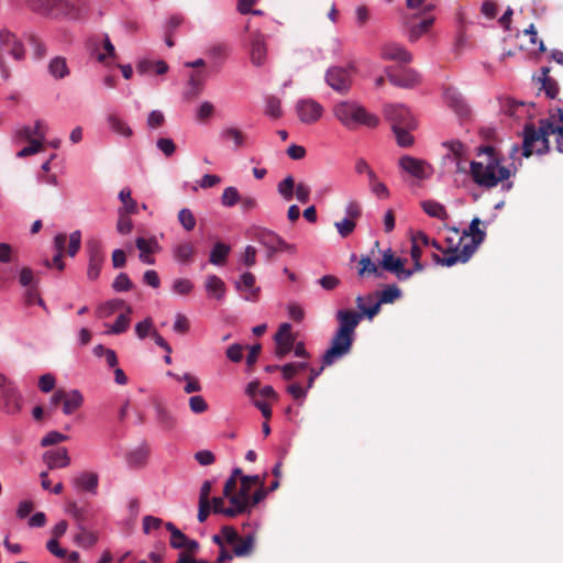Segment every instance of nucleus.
<instances>
[{"mask_svg": "<svg viewBox=\"0 0 563 563\" xmlns=\"http://www.w3.org/2000/svg\"><path fill=\"white\" fill-rule=\"evenodd\" d=\"M188 404H189L190 410L194 413H196V415L203 413L209 408V406H208L207 401L205 400V398L202 396H199V395L191 396L189 398Z\"/></svg>", "mask_w": 563, "mask_h": 563, "instance_id": "obj_60", "label": "nucleus"}, {"mask_svg": "<svg viewBox=\"0 0 563 563\" xmlns=\"http://www.w3.org/2000/svg\"><path fill=\"white\" fill-rule=\"evenodd\" d=\"M405 261L400 257H395L390 249L386 250L380 261V266L390 273H395L401 268V262Z\"/></svg>", "mask_w": 563, "mask_h": 563, "instance_id": "obj_47", "label": "nucleus"}, {"mask_svg": "<svg viewBox=\"0 0 563 563\" xmlns=\"http://www.w3.org/2000/svg\"><path fill=\"white\" fill-rule=\"evenodd\" d=\"M206 81V74L203 71H194L188 79L189 90L186 92L187 98L196 97L201 90Z\"/></svg>", "mask_w": 563, "mask_h": 563, "instance_id": "obj_40", "label": "nucleus"}, {"mask_svg": "<svg viewBox=\"0 0 563 563\" xmlns=\"http://www.w3.org/2000/svg\"><path fill=\"white\" fill-rule=\"evenodd\" d=\"M296 111L301 122L311 124L321 118L323 108L316 100L305 99L297 102Z\"/></svg>", "mask_w": 563, "mask_h": 563, "instance_id": "obj_13", "label": "nucleus"}, {"mask_svg": "<svg viewBox=\"0 0 563 563\" xmlns=\"http://www.w3.org/2000/svg\"><path fill=\"white\" fill-rule=\"evenodd\" d=\"M481 223L482 221L478 218H474L468 229L464 230L463 234L460 236L459 244L455 246L450 245L449 249L443 252V256L433 253L432 260L438 265L448 267L457 263H466L486 238V232L479 229Z\"/></svg>", "mask_w": 563, "mask_h": 563, "instance_id": "obj_2", "label": "nucleus"}, {"mask_svg": "<svg viewBox=\"0 0 563 563\" xmlns=\"http://www.w3.org/2000/svg\"><path fill=\"white\" fill-rule=\"evenodd\" d=\"M358 275L361 277H365L368 275H375L379 277L382 273L378 269V266L369 258V256H362L358 262Z\"/></svg>", "mask_w": 563, "mask_h": 563, "instance_id": "obj_50", "label": "nucleus"}, {"mask_svg": "<svg viewBox=\"0 0 563 563\" xmlns=\"http://www.w3.org/2000/svg\"><path fill=\"white\" fill-rule=\"evenodd\" d=\"M119 219L117 222V230L120 234H129L133 229L132 220L129 218V214L123 212H118Z\"/></svg>", "mask_w": 563, "mask_h": 563, "instance_id": "obj_64", "label": "nucleus"}, {"mask_svg": "<svg viewBox=\"0 0 563 563\" xmlns=\"http://www.w3.org/2000/svg\"><path fill=\"white\" fill-rule=\"evenodd\" d=\"M168 375L174 377L178 382L186 383V385L184 386V391L186 394L198 393L202 389L199 379L189 373H186L184 375H177V374H173L172 372H168Z\"/></svg>", "mask_w": 563, "mask_h": 563, "instance_id": "obj_41", "label": "nucleus"}, {"mask_svg": "<svg viewBox=\"0 0 563 563\" xmlns=\"http://www.w3.org/2000/svg\"><path fill=\"white\" fill-rule=\"evenodd\" d=\"M385 74L388 81L399 88L411 89L420 82L419 74L411 68L396 69L395 67H385Z\"/></svg>", "mask_w": 563, "mask_h": 563, "instance_id": "obj_9", "label": "nucleus"}, {"mask_svg": "<svg viewBox=\"0 0 563 563\" xmlns=\"http://www.w3.org/2000/svg\"><path fill=\"white\" fill-rule=\"evenodd\" d=\"M84 404V396L77 389L64 390L63 389V412L67 416L73 415Z\"/></svg>", "mask_w": 563, "mask_h": 563, "instance_id": "obj_28", "label": "nucleus"}, {"mask_svg": "<svg viewBox=\"0 0 563 563\" xmlns=\"http://www.w3.org/2000/svg\"><path fill=\"white\" fill-rule=\"evenodd\" d=\"M0 44L14 59L21 60L24 58V46L11 31L7 29L0 31Z\"/></svg>", "mask_w": 563, "mask_h": 563, "instance_id": "obj_18", "label": "nucleus"}, {"mask_svg": "<svg viewBox=\"0 0 563 563\" xmlns=\"http://www.w3.org/2000/svg\"><path fill=\"white\" fill-rule=\"evenodd\" d=\"M267 56V46L265 36L255 32L251 34V49H250V58L254 66L261 67L265 64Z\"/></svg>", "mask_w": 563, "mask_h": 563, "instance_id": "obj_17", "label": "nucleus"}, {"mask_svg": "<svg viewBox=\"0 0 563 563\" xmlns=\"http://www.w3.org/2000/svg\"><path fill=\"white\" fill-rule=\"evenodd\" d=\"M380 57L384 60H394L401 64H409L412 60L411 54L398 43H386L380 47Z\"/></svg>", "mask_w": 563, "mask_h": 563, "instance_id": "obj_19", "label": "nucleus"}, {"mask_svg": "<svg viewBox=\"0 0 563 563\" xmlns=\"http://www.w3.org/2000/svg\"><path fill=\"white\" fill-rule=\"evenodd\" d=\"M112 287L117 291H128L133 287V283L125 273H120L113 280Z\"/></svg>", "mask_w": 563, "mask_h": 563, "instance_id": "obj_62", "label": "nucleus"}, {"mask_svg": "<svg viewBox=\"0 0 563 563\" xmlns=\"http://www.w3.org/2000/svg\"><path fill=\"white\" fill-rule=\"evenodd\" d=\"M119 199L122 202V207L119 208L118 212H123L126 214H135L137 213V203L136 201L131 197V190L128 188H123L119 192Z\"/></svg>", "mask_w": 563, "mask_h": 563, "instance_id": "obj_42", "label": "nucleus"}, {"mask_svg": "<svg viewBox=\"0 0 563 563\" xmlns=\"http://www.w3.org/2000/svg\"><path fill=\"white\" fill-rule=\"evenodd\" d=\"M398 164L404 172L418 179H426L431 174V166L420 158L404 155L399 158Z\"/></svg>", "mask_w": 563, "mask_h": 563, "instance_id": "obj_12", "label": "nucleus"}, {"mask_svg": "<svg viewBox=\"0 0 563 563\" xmlns=\"http://www.w3.org/2000/svg\"><path fill=\"white\" fill-rule=\"evenodd\" d=\"M555 128L549 120H541L537 129L532 123L526 124L523 130L522 155L530 157L533 153L539 155L549 151V135L555 134Z\"/></svg>", "mask_w": 563, "mask_h": 563, "instance_id": "obj_3", "label": "nucleus"}, {"mask_svg": "<svg viewBox=\"0 0 563 563\" xmlns=\"http://www.w3.org/2000/svg\"><path fill=\"white\" fill-rule=\"evenodd\" d=\"M81 4V0H54L53 14L75 15Z\"/></svg>", "mask_w": 563, "mask_h": 563, "instance_id": "obj_33", "label": "nucleus"}, {"mask_svg": "<svg viewBox=\"0 0 563 563\" xmlns=\"http://www.w3.org/2000/svg\"><path fill=\"white\" fill-rule=\"evenodd\" d=\"M21 408V394L10 379L0 374V409L8 415H16Z\"/></svg>", "mask_w": 563, "mask_h": 563, "instance_id": "obj_5", "label": "nucleus"}, {"mask_svg": "<svg viewBox=\"0 0 563 563\" xmlns=\"http://www.w3.org/2000/svg\"><path fill=\"white\" fill-rule=\"evenodd\" d=\"M434 22V16H428L413 23L409 26L408 38L410 42H416L419 37L426 34Z\"/></svg>", "mask_w": 563, "mask_h": 563, "instance_id": "obj_35", "label": "nucleus"}, {"mask_svg": "<svg viewBox=\"0 0 563 563\" xmlns=\"http://www.w3.org/2000/svg\"><path fill=\"white\" fill-rule=\"evenodd\" d=\"M108 124L110 129L124 137H131L133 134L132 129L126 124L125 121H123L121 118H119L117 114H109L107 118Z\"/></svg>", "mask_w": 563, "mask_h": 563, "instance_id": "obj_39", "label": "nucleus"}, {"mask_svg": "<svg viewBox=\"0 0 563 563\" xmlns=\"http://www.w3.org/2000/svg\"><path fill=\"white\" fill-rule=\"evenodd\" d=\"M401 297V290L396 285H388L378 294V300L376 302L393 303L395 300Z\"/></svg>", "mask_w": 563, "mask_h": 563, "instance_id": "obj_52", "label": "nucleus"}, {"mask_svg": "<svg viewBox=\"0 0 563 563\" xmlns=\"http://www.w3.org/2000/svg\"><path fill=\"white\" fill-rule=\"evenodd\" d=\"M43 459L51 470L63 468L70 464V457L66 448L46 451Z\"/></svg>", "mask_w": 563, "mask_h": 563, "instance_id": "obj_23", "label": "nucleus"}, {"mask_svg": "<svg viewBox=\"0 0 563 563\" xmlns=\"http://www.w3.org/2000/svg\"><path fill=\"white\" fill-rule=\"evenodd\" d=\"M233 554L242 558L250 555L255 545V538L253 534H247L244 538L240 537L236 543L233 544Z\"/></svg>", "mask_w": 563, "mask_h": 563, "instance_id": "obj_36", "label": "nucleus"}, {"mask_svg": "<svg viewBox=\"0 0 563 563\" xmlns=\"http://www.w3.org/2000/svg\"><path fill=\"white\" fill-rule=\"evenodd\" d=\"M211 510L213 514H221L229 518H234L238 515H241L240 511L235 509L234 505H230V507H224V499L222 497H213L210 501Z\"/></svg>", "mask_w": 563, "mask_h": 563, "instance_id": "obj_44", "label": "nucleus"}, {"mask_svg": "<svg viewBox=\"0 0 563 563\" xmlns=\"http://www.w3.org/2000/svg\"><path fill=\"white\" fill-rule=\"evenodd\" d=\"M132 309L130 307H128V313H121L115 322L113 323V325L111 327V330L110 332L113 333V334H120V333H123L128 330L129 325H130V317L129 314L131 313Z\"/></svg>", "mask_w": 563, "mask_h": 563, "instance_id": "obj_57", "label": "nucleus"}, {"mask_svg": "<svg viewBox=\"0 0 563 563\" xmlns=\"http://www.w3.org/2000/svg\"><path fill=\"white\" fill-rule=\"evenodd\" d=\"M205 287H206L207 292L210 296H213L218 300L223 299L225 296V291H227L225 284L217 275L207 276Z\"/></svg>", "mask_w": 563, "mask_h": 563, "instance_id": "obj_31", "label": "nucleus"}, {"mask_svg": "<svg viewBox=\"0 0 563 563\" xmlns=\"http://www.w3.org/2000/svg\"><path fill=\"white\" fill-rule=\"evenodd\" d=\"M178 221L181 224V227L187 231L190 232L196 227V218L190 209L183 208L178 212Z\"/></svg>", "mask_w": 563, "mask_h": 563, "instance_id": "obj_54", "label": "nucleus"}, {"mask_svg": "<svg viewBox=\"0 0 563 563\" xmlns=\"http://www.w3.org/2000/svg\"><path fill=\"white\" fill-rule=\"evenodd\" d=\"M327 84L338 92H347L352 85V68L333 66L325 74Z\"/></svg>", "mask_w": 563, "mask_h": 563, "instance_id": "obj_11", "label": "nucleus"}, {"mask_svg": "<svg viewBox=\"0 0 563 563\" xmlns=\"http://www.w3.org/2000/svg\"><path fill=\"white\" fill-rule=\"evenodd\" d=\"M220 137L223 141H232L235 147L243 146L245 141V134L241 130L233 126L223 129L220 133Z\"/></svg>", "mask_w": 563, "mask_h": 563, "instance_id": "obj_49", "label": "nucleus"}, {"mask_svg": "<svg viewBox=\"0 0 563 563\" xmlns=\"http://www.w3.org/2000/svg\"><path fill=\"white\" fill-rule=\"evenodd\" d=\"M255 240L267 250V260L271 261L279 251L295 252V245L288 244L275 232L267 229H258L255 232Z\"/></svg>", "mask_w": 563, "mask_h": 563, "instance_id": "obj_7", "label": "nucleus"}, {"mask_svg": "<svg viewBox=\"0 0 563 563\" xmlns=\"http://www.w3.org/2000/svg\"><path fill=\"white\" fill-rule=\"evenodd\" d=\"M413 129L415 128H405V126H401L398 129H393V132L396 136L397 143L399 146L409 147L413 144V137L409 132L410 130H413Z\"/></svg>", "mask_w": 563, "mask_h": 563, "instance_id": "obj_53", "label": "nucleus"}, {"mask_svg": "<svg viewBox=\"0 0 563 563\" xmlns=\"http://www.w3.org/2000/svg\"><path fill=\"white\" fill-rule=\"evenodd\" d=\"M74 542L80 548L89 549L98 542V534L80 526L79 532L74 537Z\"/></svg>", "mask_w": 563, "mask_h": 563, "instance_id": "obj_37", "label": "nucleus"}, {"mask_svg": "<svg viewBox=\"0 0 563 563\" xmlns=\"http://www.w3.org/2000/svg\"><path fill=\"white\" fill-rule=\"evenodd\" d=\"M265 112H266L267 115H269L273 119L280 118L282 114H283L280 100L277 97H275V96L268 97L266 99V110H265Z\"/></svg>", "mask_w": 563, "mask_h": 563, "instance_id": "obj_58", "label": "nucleus"}, {"mask_svg": "<svg viewBox=\"0 0 563 563\" xmlns=\"http://www.w3.org/2000/svg\"><path fill=\"white\" fill-rule=\"evenodd\" d=\"M355 303L358 313H363V317H367L372 320L380 310V302H375V295L368 294L367 296H357L355 299Z\"/></svg>", "mask_w": 563, "mask_h": 563, "instance_id": "obj_26", "label": "nucleus"}, {"mask_svg": "<svg viewBox=\"0 0 563 563\" xmlns=\"http://www.w3.org/2000/svg\"><path fill=\"white\" fill-rule=\"evenodd\" d=\"M173 254L176 261L187 264L195 256L196 247L191 242H183L174 247Z\"/></svg>", "mask_w": 563, "mask_h": 563, "instance_id": "obj_34", "label": "nucleus"}, {"mask_svg": "<svg viewBox=\"0 0 563 563\" xmlns=\"http://www.w3.org/2000/svg\"><path fill=\"white\" fill-rule=\"evenodd\" d=\"M135 246L140 251L139 258L142 263L153 265L155 263V258L152 256L153 253L158 249L157 241L152 239L137 238L135 240Z\"/></svg>", "mask_w": 563, "mask_h": 563, "instance_id": "obj_22", "label": "nucleus"}, {"mask_svg": "<svg viewBox=\"0 0 563 563\" xmlns=\"http://www.w3.org/2000/svg\"><path fill=\"white\" fill-rule=\"evenodd\" d=\"M102 43H103V49L106 52L104 53L99 52L98 44L92 42L91 54L95 55L96 59L99 63H102L106 66H110L112 64V62L117 58V52L107 34L104 35Z\"/></svg>", "mask_w": 563, "mask_h": 563, "instance_id": "obj_24", "label": "nucleus"}, {"mask_svg": "<svg viewBox=\"0 0 563 563\" xmlns=\"http://www.w3.org/2000/svg\"><path fill=\"white\" fill-rule=\"evenodd\" d=\"M165 528L170 532V547L178 550L183 549L188 537L183 533L173 522H166Z\"/></svg>", "mask_w": 563, "mask_h": 563, "instance_id": "obj_45", "label": "nucleus"}, {"mask_svg": "<svg viewBox=\"0 0 563 563\" xmlns=\"http://www.w3.org/2000/svg\"><path fill=\"white\" fill-rule=\"evenodd\" d=\"M355 338L346 333L335 331L330 347L322 356L323 366H330L334 362L347 355L351 350Z\"/></svg>", "mask_w": 563, "mask_h": 563, "instance_id": "obj_6", "label": "nucleus"}, {"mask_svg": "<svg viewBox=\"0 0 563 563\" xmlns=\"http://www.w3.org/2000/svg\"><path fill=\"white\" fill-rule=\"evenodd\" d=\"M98 474L93 472H82L74 478V484L77 488L96 494L98 487Z\"/></svg>", "mask_w": 563, "mask_h": 563, "instance_id": "obj_30", "label": "nucleus"}, {"mask_svg": "<svg viewBox=\"0 0 563 563\" xmlns=\"http://www.w3.org/2000/svg\"><path fill=\"white\" fill-rule=\"evenodd\" d=\"M295 185V178L291 175H288L278 183L277 191L286 201H289L294 197Z\"/></svg>", "mask_w": 563, "mask_h": 563, "instance_id": "obj_51", "label": "nucleus"}, {"mask_svg": "<svg viewBox=\"0 0 563 563\" xmlns=\"http://www.w3.org/2000/svg\"><path fill=\"white\" fill-rule=\"evenodd\" d=\"M333 113L347 129H355L357 125L376 128L379 123L377 115L369 113L364 107L351 101H342L335 104Z\"/></svg>", "mask_w": 563, "mask_h": 563, "instance_id": "obj_4", "label": "nucleus"}, {"mask_svg": "<svg viewBox=\"0 0 563 563\" xmlns=\"http://www.w3.org/2000/svg\"><path fill=\"white\" fill-rule=\"evenodd\" d=\"M86 250L89 258L87 277L90 280H96L104 262L102 244L97 239H89L86 243Z\"/></svg>", "mask_w": 563, "mask_h": 563, "instance_id": "obj_10", "label": "nucleus"}, {"mask_svg": "<svg viewBox=\"0 0 563 563\" xmlns=\"http://www.w3.org/2000/svg\"><path fill=\"white\" fill-rule=\"evenodd\" d=\"M29 7L41 14H53L54 0H26Z\"/></svg>", "mask_w": 563, "mask_h": 563, "instance_id": "obj_55", "label": "nucleus"}, {"mask_svg": "<svg viewBox=\"0 0 563 563\" xmlns=\"http://www.w3.org/2000/svg\"><path fill=\"white\" fill-rule=\"evenodd\" d=\"M252 487L241 479L240 488L236 490L234 497H231V505L241 514L250 511V494Z\"/></svg>", "mask_w": 563, "mask_h": 563, "instance_id": "obj_29", "label": "nucleus"}, {"mask_svg": "<svg viewBox=\"0 0 563 563\" xmlns=\"http://www.w3.org/2000/svg\"><path fill=\"white\" fill-rule=\"evenodd\" d=\"M230 246L224 243H216L211 250L209 262L213 265H223L230 253Z\"/></svg>", "mask_w": 563, "mask_h": 563, "instance_id": "obj_43", "label": "nucleus"}, {"mask_svg": "<svg viewBox=\"0 0 563 563\" xmlns=\"http://www.w3.org/2000/svg\"><path fill=\"white\" fill-rule=\"evenodd\" d=\"M421 207L423 211L432 218H437L439 220H445L449 218L446 209L438 201L426 200L421 202Z\"/></svg>", "mask_w": 563, "mask_h": 563, "instance_id": "obj_38", "label": "nucleus"}, {"mask_svg": "<svg viewBox=\"0 0 563 563\" xmlns=\"http://www.w3.org/2000/svg\"><path fill=\"white\" fill-rule=\"evenodd\" d=\"M51 75L57 79H62L69 74L66 59L63 57H55L48 64Z\"/></svg>", "mask_w": 563, "mask_h": 563, "instance_id": "obj_48", "label": "nucleus"}, {"mask_svg": "<svg viewBox=\"0 0 563 563\" xmlns=\"http://www.w3.org/2000/svg\"><path fill=\"white\" fill-rule=\"evenodd\" d=\"M368 186L371 191L379 199H387L390 195L387 186L378 179L375 172L368 176Z\"/></svg>", "mask_w": 563, "mask_h": 563, "instance_id": "obj_46", "label": "nucleus"}, {"mask_svg": "<svg viewBox=\"0 0 563 563\" xmlns=\"http://www.w3.org/2000/svg\"><path fill=\"white\" fill-rule=\"evenodd\" d=\"M235 288L240 291H249L244 295L245 300L255 301L260 294V288L255 287V276L252 273H244L239 280L235 282Z\"/></svg>", "mask_w": 563, "mask_h": 563, "instance_id": "obj_25", "label": "nucleus"}, {"mask_svg": "<svg viewBox=\"0 0 563 563\" xmlns=\"http://www.w3.org/2000/svg\"><path fill=\"white\" fill-rule=\"evenodd\" d=\"M384 115L393 129L416 128L417 123L408 108L404 104L389 103L384 107Z\"/></svg>", "mask_w": 563, "mask_h": 563, "instance_id": "obj_8", "label": "nucleus"}, {"mask_svg": "<svg viewBox=\"0 0 563 563\" xmlns=\"http://www.w3.org/2000/svg\"><path fill=\"white\" fill-rule=\"evenodd\" d=\"M241 195L235 187H227L221 196V203L224 207H233L240 202Z\"/></svg>", "mask_w": 563, "mask_h": 563, "instance_id": "obj_56", "label": "nucleus"}, {"mask_svg": "<svg viewBox=\"0 0 563 563\" xmlns=\"http://www.w3.org/2000/svg\"><path fill=\"white\" fill-rule=\"evenodd\" d=\"M444 100L459 117L466 118L470 114V108L464 101L462 95L453 88L444 91Z\"/></svg>", "mask_w": 563, "mask_h": 563, "instance_id": "obj_21", "label": "nucleus"}, {"mask_svg": "<svg viewBox=\"0 0 563 563\" xmlns=\"http://www.w3.org/2000/svg\"><path fill=\"white\" fill-rule=\"evenodd\" d=\"M16 137L20 140H26L31 142V140H38L42 142L45 137V126L42 121H36L34 128L23 126L16 132Z\"/></svg>", "mask_w": 563, "mask_h": 563, "instance_id": "obj_32", "label": "nucleus"}, {"mask_svg": "<svg viewBox=\"0 0 563 563\" xmlns=\"http://www.w3.org/2000/svg\"><path fill=\"white\" fill-rule=\"evenodd\" d=\"M274 340L276 343V356L284 358L292 350L295 344L291 325L289 323H283L274 335Z\"/></svg>", "mask_w": 563, "mask_h": 563, "instance_id": "obj_14", "label": "nucleus"}, {"mask_svg": "<svg viewBox=\"0 0 563 563\" xmlns=\"http://www.w3.org/2000/svg\"><path fill=\"white\" fill-rule=\"evenodd\" d=\"M66 440H68V437L66 434H63L58 431H49L45 437L42 438L41 445L49 446V445L58 444Z\"/></svg>", "mask_w": 563, "mask_h": 563, "instance_id": "obj_63", "label": "nucleus"}, {"mask_svg": "<svg viewBox=\"0 0 563 563\" xmlns=\"http://www.w3.org/2000/svg\"><path fill=\"white\" fill-rule=\"evenodd\" d=\"M334 227L342 238H347L355 230L356 223L355 221L345 218L341 221L335 222Z\"/></svg>", "mask_w": 563, "mask_h": 563, "instance_id": "obj_61", "label": "nucleus"}, {"mask_svg": "<svg viewBox=\"0 0 563 563\" xmlns=\"http://www.w3.org/2000/svg\"><path fill=\"white\" fill-rule=\"evenodd\" d=\"M67 235L65 233H58L54 238V247L56 253H66L70 257H74L80 250L81 246V232L79 230L74 231L69 235V243L66 247Z\"/></svg>", "mask_w": 563, "mask_h": 563, "instance_id": "obj_15", "label": "nucleus"}, {"mask_svg": "<svg viewBox=\"0 0 563 563\" xmlns=\"http://www.w3.org/2000/svg\"><path fill=\"white\" fill-rule=\"evenodd\" d=\"M482 161H472L470 174L479 187L490 189L510 177V170L501 165V158L494 146L485 145L477 148Z\"/></svg>", "mask_w": 563, "mask_h": 563, "instance_id": "obj_1", "label": "nucleus"}, {"mask_svg": "<svg viewBox=\"0 0 563 563\" xmlns=\"http://www.w3.org/2000/svg\"><path fill=\"white\" fill-rule=\"evenodd\" d=\"M363 319V313H357L353 310L342 309L336 312V320L339 322L340 332L346 333L355 338V329Z\"/></svg>", "mask_w": 563, "mask_h": 563, "instance_id": "obj_16", "label": "nucleus"}, {"mask_svg": "<svg viewBox=\"0 0 563 563\" xmlns=\"http://www.w3.org/2000/svg\"><path fill=\"white\" fill-rule=\"evenodd\" d=\"M154 409L156 422L163 430L170 431L176 428L177 419L167 407L157 402Z\"/></svg>", "mask_w": 563, "mask_h": 563, "instance_id": "obj_27", "label": "nucleus"}, {"mask_svg": "<svg viewBox=\"0 0 563 563\" xmlns=\"http://www.w3.org/2000/svg\"><path fill=\"white\" fill-rule=\"evenodd\" d=\"M550 67H541V74L533 79H536L541 85L539 89L544 91L547 98L555 99L559 95L560 88L558 81L550 76Z\"/></svg>", "mask_w": 563, "mask_h": 563, "instance_id": "obj_20", "label": "nucleus"}, {"mask_svg": "<svg viewBox=\"0 0 563 563\" xmlns=\"http://www.w3.org/2000/svg\"><path fill=\"white\" fill-rule=\"evenodd\" d=\"M147 450L143 448H139L128 455V463L132 466H142L147 459Z\"/></svg>", "mask_w": 563, "mask_h": 563, "instance_id": "obj_59", "label": "nucleus"}]
</instances>
